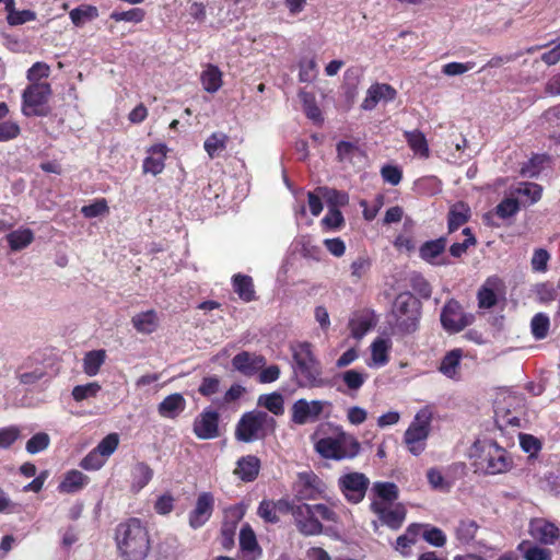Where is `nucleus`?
<instances>
[{
	"label": "nucleus",
	"instance_id": "obj_1",
	"mask_svg": "<svg viewBox=\"0 0 560 560\" xmlns=\"http://www.w3.org/2000/svg\"><path fill=\"white\" fill-rule=\"evenodd\" d=\"M115 538L118 551L125 560H143L149 553V534L138 518L120 523L116 528Z\"/></svg>",
	"mask_w": 560,
	"mask_h": 560
},
{
	"label": "nucleus",
	"instance_id": "obj_2",
	"mask_svg": "<svg viewBox=\"0 0 560 560\" xmlns=\"http://www.w3.org/2000/svg\"><path fill=\"white\" fill-rule=\"evenodd\" d=\"M295 363L294 374L301 388H320L328 385L323 377V368L312 351L308 342H300L292 347Z\"/></svg>",
	"mask_w": 560,
	"mask_h": 560
},
{
	"label": "nucleus",
	"instance_id": "obj_3",
	"mask_svg": "<svg viewBox=\"0 0 560 560\" xmlns=\"http://www.w3.org/2000/svg\"><path fill=\"white\" fill-rule=\"evenodd\" d=\"M390 316L389 325L393 335H410L419 327L421 302L410 292L399 293L393 303Z\"/></svg>",
	"mask_w": 560,
	"mask_h": 560
},
{
	"label": "nucleus",
	"instance_id": "obj_4",
	"mask_svg": "<svg viewBox=\"0 0 560 560\" xmlns=\"http://www.w3.org/2000/svg\"><path fill=\"white\" fill-rule=\"evenodd\" d=\"M276 420L267 412L253 410L245 412L238 420L235 428V438L237 441L250 443L262 440L273 433Z\"/></svg>",
	"mask_w": 560,
	"mask_h": 560
},
{
	"label": "nucleus",
	"instance_id": "obj_5",
	"mask_svg": "<svg viewBox=\"0 0 560 560\" xmlns=\"http://www.w3.org/2000/svg\"><path fill=\"white\" fill-rule=\"evenodd\" d=\"M315 450L324 458L340 460L355 457L360 452V443L352 435L340 431L336 436L319 439Z\"/></svg>",
	"mask_w": 560,
	"mask_h": 560
},
{
	"label": "nucleus",
	"instance_id": "obj_6",
	"mask_svg": "<svg viewBox=\"0 0 560 560\" xmlns=\"http://www.w3.org/2000/svg\"><path fill=\"white\" fill-rule=\"evenodd\" d=\"M432 418L433 413L429 407L421 408L404 434V442L408 451L415 456L420 455L425 448Z\"/></svg>",
	"mask_w": 560,
	"mask_h": 560
},
{
	"label": "nucleus",
	"instance_id": "obj_7",
	"mask_svg": "<svg viewBox=\"0 0 560 560\" xmlns=\"http://www.w3.org/2000/svg\"><path fill=\"white\" fill-rule=\"evenodd\" d=\"M51 94L52 90L49 83L28 84L22 93V114L26 117L47 116Z\"/></svg>",
	"mask_w": 560,
	"mask_h": 560
},
{
	"label": "nucleus",
	"instance_id": "obj_8",
	"mask_svg": "<svg viewBox=\"0 0 560 560\" xmlns=\"http://www.w3.org/2000/svg\"><path fill=\"white\" fill-rule=\"evenodd\" d=\"M475 466L487 475L504 474L512 468L513 459L506 450L491 441L483 447V456L475 463Z\"/></svg>",
	"mask_w": 560,
	"mask_h": 560
},
{
	"label": "nucleus",
	"instance_id": "obj_9",
	"mask_svg": "<svg viewBox=\"0 0 560 560\" xmlns=\"http://www.w3.org/2000/svg\"><path fill=\"white\" fill-rule=\"evenodd\" d=\"M329 407H331V402L327 400L300 398L291 406V422L296 425L314 423L320 419L324 409Z\"/></svg>",
	"mask_w": 560,
	"mask_h": 560
},
{
	"label": "nucleus",
	"instance_id": "obj_10",
	"mask_svg": "<svg viewBox=\"0 0 560 560\" xmlns=\"http://www.w3.org/2000/svg\"><path fill=\"white\" fill-rule=\"evenodd\" d=\"M292 490L300 501L316 500L325 492L326 485L313 470H305L298 472Z\"/></svg>",
	"mask_w": 560,
	"mask_h": 560
},
{
	"label": "nucleus",
	"instance_id": "obj_11",
	"mask_svg": "<svg viewBox=\"0 0 560 560\" xmlns=\"http://www.w3.org/2000/svg\"><path fill=\"white\" fill-rule=\"evenodd\" d=\"M370 479L363 472H348L338 478V487L351 504L360 503L369 489Z\"/></svg>",
	"mask_w": 560,
	"mask_h": 560
},
{
	"label": "nucleus",
	"instance_id": "obj_12",
	"mask_svg": "<svg viewBox=\"0 0 560 560\" xmlns=\"http://www.w3.org/2000/svg\"><path fill=\"white\" fill-rule=\"evenodd\" d=\"M474 320L471 314L463 312L460 304L455 301H448L441 312V324L443 328L451 332H458L469 326Z\"/></svg>",
	"mask_w": 560,
	"mask_h": 560
},
{
	"label": "nucleus",
	"instance_id": "obj_13",
	"mask_svg": "<svg viewBox=\"0 0 560 560\" xmlns=\"http://www.w3.org/2000/svg\"><path fill=\"white\" fill-rule=\"evenodd\" d=\"M293 521L299 533L304 536H316L323 533L324 526L315 516L312 504H296L293 512Z\"/></svg>",
	"mask_w": 560,
	"mask_h": 560
},
{
	"label": "nucleus",
	"instance_id": "obj_14",
	"mask_svg": "<svg viewBox=\"0 0 560 560\" xmlns=\"http://www.w3.org/2000/svg\"><path fill=\"white\" fill-rule=\"evenodd\" d=\"M370 510L377 516L382 525L393 530L399 529L407 515L406 508L401 503L393 505H381V503H370Z\"/></svg>",
	"mask_w": 560,
	"mask_h": 560
},
{
	"label": "nucleus",
	"instance_id": "obj_15",
	"mask_svg": "<svg viewBox=\"0 0 560 560\" xmlns=\"http://www.w3.org/2000/svg\"><path fill=\"white\" fill-rule=\"evenodd\" d=\"M195 435L200 440H212L220 435L218 411L206 408L199 413L192 424Z\"/></svg>",
	"mask_w": 560,
	"mask_h": 560
},
{
	"label": "nucleus",
	"instance_id": "obj_16",
	"mask_svg": "<svg viewBox=\"0 0 560 560\" xmlns=\"http://www.w3.org/2000/svg\"><path fill=\"white\" fill-rule=\"evenodd\" d=\"M213 510V494L211 492H201L197 498L195 508L189 513V526L194 529L203 526L210 520Z\"/></svg>",
	"mask_w": 560,
	"mask_h": 560
},
{
	"label": "nucleus",
	"instance_id": "obj_17",
	"mask_svg": "<svg viewBox=\"0 0 560 560\" xmlns=\"http://www.w3.org/2000/svg\"><path fill=\"white\" fill-rule=\"evenodd\" d=\"M447 245V238L441 236L436 240L424 242L419 248V256L422 260L433 266H446L451 261L444 255Z\"/></svg>",
	"mask_w": 560,
	"mask_h": 560
},
{
	"label": "nucleus",
	"instance_id": "obj_18",
	"mask_svg": "<svg viewBox=\"0 0 560 560\" xmlns=\"http://www.w3.org/2000/svg\"><path fill=\"white\" fill-rule=\"evenodd\" d=\"M529 535L541 545H555L560 537V529L545 518H534L529 522Z\"/></svg>",
	"mask_w": 560,
	"mask_h": 560
},
{
	"label": "nucleus",
	"instance_id": "obj_19",
	"mask_svg": "<svg viewBox=\"0 0 560 560\" xmlns=\"http://www.w3.org/2000/svg\"><path fill=\"white\" fill-rule=\"evenodd\" d=\"M397 97V91L387 83H374L368 91L361 104L363 110L374 109L378 103L393 102Z\"/></svg>",
	"mask_w": 560,
	"mask_h": 560
},
{
	"label": "nucleus",
	"instance_id": "obj_20",
	"mask_svg": "<svg viewBox=\"0 0 560 560\" xmlns=\"http://www.w3.org/2000/svg\"><path fill=\"white\" fill-rule=\"evenodd\" d=\"M233 368L245 376H253L266 365V359L261 354L242 351L232 359Z\"/></svg>",
	"mask_w": 560,
	"mask_h": 560
},
{
	"label": "nucleus",
	"instance_id": "obj_21",
	"mask_svg": "<svg viewBox=\"0 0 560 560\" xmlns=\"http://www.w3.org/2000/svg\"><path fill=\"white\" fill-rule=\"evenodd\" d=\"M242 560H258L262 550L257 542L256 534L249 524L243 525L240 532Z\"/></svg>",
	"mask_w": 560,
	"mask_h": 560
},
{
	"label": "nucleus",
	"instance_id": "obj_22",
	"mask_svg": "<svg viewBox=\"0 0 560 560\" xmlns=\"http://www.w3.org/2000/svg\"><path fill=\"white\" fill-rule=\"evenodd\" d=\"M260 459L255 455L242 456L236 462L233 474L243 482L254 481L260 471Z\"/></svg>",
	"mask_w": 560,
	"mask_h": 560
},
{
	"label": "nucleus",
	"instance_id": "obj_23",
	"mask_svg": "<svg viewBox=\"0 0 560 560\" xmlns=\"http://www.w3.org/2000/svg\"><path fill=\"white\" fill-rule=\"evenodd\" d=\"M399 497V489L396 483L389 481H376L372 487L371 503L381 505H393Z\"/></svg>",
	"mask_w": 560,
	"mask_h": 560
},
{
	"label": "nucleus",
	"instance_id": "obj_24",
	"mask_svg": "<svg viewBox=\"0 0 560 560\" xmlns=\"http://www.w3.org/2000/svg\"><path fill=\"white\" fill-rule=\"evenodd\" d=\"M463 358V350L457 348L448 351L441 360L439 371L453 381L460 380V361Z\"/></svg>",
	"mask_w": 560,
	"mask_h": 560
},
{
	"label": "nucleus",
	"instance_id": "obj_25",
	"mask_svg": "<svg viewBox=\"0 0 560 560\" xmlns=\"http://www.w3.org/2000/svg\"><path fill=\"white\" fill-rule=\"evenodd\" d=\"M153 474V469L147 463H136L130 469V491L140 492L152 480Z\"/></svg>",
	"mask_w": 560,
	"mask_h": 560
},
{
	"label": "nucleus",
	"instance_id": "obj_26",
	"mask_svg": "<svg viewBox=\"0 0 560 560\" xmlns=\"http://www.w3.org/2000/svg\"><path fill=\"white\" fill-rule=\"evenodd\" d=\"M149 156L143 161V172L158 175L164 170V160L166 158L167 148L163 143L152 145L149 149Z\"/></svg>",
	"mask_w": 560,
	"mask_h": 560
},
{
	"label": "nucleus",
	"instance_id": "obj_27",
	"mask_svg": "<svg viewBox=\"0 0 560 560\" xmlns=\"http://www.w3.org/2000/svg\"><path fill=\"white\" fill-rule=\"evenodd\" d=\"M90 482L89 476L77 469L66 472L63 479L58 486L60 493H77L86 487Z\"/></svg>",
	"mask_w": 560,
	"mask_h": 560
},
{
	"label": "nucleus",
	"instance_id": "obj_28",
	"mask_svg": "<svg viewBox=\"0 0 560 560\" xmlns=\"http://www.w3.org/2000/svg\"><path fill=\"white\" fill-rule=\"evenodd\" d=\"M186 407V400L182 394L175 393L166 396L158 406L161 417L175 419Z\"/></svg>",
	"mask_w": 560,
	"mask_h": 560
},
{
	"label": "nucleus",
	"instance_id": "obj_29",
	"mask_svg": "<svg viewBox=\"0 0 560 560\" xmlns=\"http://www.w3.org/2000/svg\"><path fill=\"white\" fill-rule=\"evenodd\" d=\"M421 524H410L405 534L400 535L396 539L394 549L399 552L404 558H408L411 555V547L417 542V538L421 532Z\"/></svg>",
	"mask_w": 560,
	"mask_h": 560
},
{
	"label": "nucleus",
	"instance_id": "obj_30",
	"mask_svg": "<svg viewBox=\"0 0 560 560\" xmlns=\"http://www.w3.org/2000/svg\"><path fill=\"white\" fill-rule=\"evenodd\" d=\"M222 75V71L219 67L212 63L206 65L200 73V82L203 90L208 93L218 92L223 84Z\"/></svg>",
	"mask_w": 560,
	"mask_h": 560
},
{
	"label": "nucleus",
	"instance_id": "obj_31",
	"mask_svg": "<svg viewBox=\"0 0 560 560\" xmlns=\"http://www.w3.org/2000/svg\"><path fill=\"white\" fill-rule=\"evenodd\" d=\"M234 292L244 302L256 300V292L252 277L246 275H235L232 279Z\"/></svg>",
	"mask_w": 560,
	"mask_h": 560
},
{
	"label": "nucleus",
	"instance_id": "obj_32",
	"mask_svg": "<svg viewBox=\"0 0 560 560\" xmlns=\"http://www.w3.org/2000/svg\"><path fill=\"white\" fill-rule=\"evenodd\" d=\"M7 242L13 252H19L30 246L35 238L34 232L28 228H20L5 236Z\"/></svg>",
	"mask_w": 560,
	"mask_h": 560
},
{
	"label": "nucleus",
	"instance_id": "obj_33",
	"mask_svg": "<svg viewBox=\"0 0 560 560\" xmlns=\"http://www.w3.org/2000/svg\"><path fill=\"white\" fill-rule=\"evenodd\" d=\"M470 218V208L465 202H456L448 212L447 226L448 232L453 233L464 225Z\"/></svg>",
	"mask_w": 560,
	"mask_h": 560
},
{
	"label": "nucleus",
	"instance_id": "obj_34",
	"mask_svg": "<svg viewBox=\"0 0 560 560\" xmlns=\"http://www.w3.org/2000/svg\"><path fill=\"white\" fill-rule=\"evenodd\" d=\"M229 136L222 131L212 132L203 143L205 151L210 159H215L222 154L229 143Z\"/></svg>",
	"mask_w": 560,
	"mask_h": 560
},
{
	"label": "nucleus",
	"instance_id": "obj_35",
	"mask_svg": "<svg viewBox=\"0 0 560 560\" xmlns=\"http://www.w3.org/2000/svg\"><path fill=\"white\" fill-rule=\"evenodd\" d=\"M106 360V351L104 349L91 350L83 357V372L88 376H95L98 374L102 365Z\"/></svg>",
	"mask_w": 560,
	"mask_h": 560
},
{
	"label": "nucleus",
	"instance_id": "obj_36",
	"mask_svg": "<svg viewBox=\"0 0 560 560\" xmlns=\"http://www.w3.org/2000/svg\"><path fill=\"white\" fill-rule=\"evenodd\" d=\"M517 550L523 555L525 560H551L552 552L550 549L534 545L528 540L518 544Z\"/></svg>",
	"mask_w": 560,
	"mask_h": 560
},
{
	"label": "nucleus",
	"instance_id": "obj_37",
	"mask_svg": "<svg viewBox=\"0 0 560 560\" xmlns=\"http://www.w3.org/2000/svg\"><path fill=\"white\" fill-rule=\"evenodd\" d=\"M135 329L141 334H151L158 327V317L154 311H147L136 314L131 318Z\"/></svg>",
	"mask_w": 560,
	"mask_h": 560
},
{
	"label": "nucleus",
	"instance_id": "obj_38",
	"mask_svg": "<svg viewBox=\"0 0 560 560\" xmlns=\"http://www.w3.org/2000/svg\"><path fill=\"white\" fill-rule=\"evenodd\" d=\"M404 137L415 154H418L419 156L424 159L429 158L430 150L428 141L425 139V136L421 131H405Z\"/></svg>",
	"mask_w": 560,
	"mask_h": 560
},
{
	"label": "nucleus",
	"instance_id": "obj_39",
	"mask_svg": "<svg viewBox=\"0 0 560 560\" xmlns=\"http://www.w3.org/2000/svg\"><path fill=\"white\" fill-rule=\"evenodd\" d=\"M97 16V8L90 4H81L69 12V18L77 27L83 26L85 23L95 20Z\"/></svg>",
	"mask_w": 560,
	"mask_h": 560
},
{
	"label": "nucleus",
	"instance_id": "obj_40",
	"mask_svg": "<svg viewBox=\"0 0 560 560\" xmlns=\"http://www.w3.org/2000/svg\"><path fill=\"white\" fill-rule=\"evenodd\" d=\"M257 404L275 416H281L284 412V399L283 396L278 392L260 395L258 397Z\"/></svg>",
	"mask_w": 560,
	"mask_h": 560
},
{
	"label": "nucleus",
	"instance_id": "obj_41",
	"mask_svg": "<svg viewBox=\"0 0 560 560\" xmlns=\"http://www.w3.org/2000/svg\"><path fill=\"white\" fill-rule=\"evenodd\" d=\"M299 97L302 102L305 115L314 122H320L323 120L322 112L316 104L314 94L306 91H300Z\"/></svg>",
	"mask_w": 560,
	"mask_h": 560
},
{
	"label": "nucleus",
	"instance_id": "obj_42",
	"mask_svg": "<svg viewBox=\"0 0 560 560\" xmlns=\"http://www.w3.org/2000/svg\"><path fill=\"white\" fill-rule=\"evenodd\" d=\"M478 530V524L472 520H462L455 528V536L459 544H470Z\"/></svg>",
	"mask_w": 560,
	"mask_h": 560
},
{
	"label": "nucleus",
	"instance_id": "obj_43",
	"mask_svg": "<svg viewBox=\"0 0 560 560\" xmlns=\"http://www.w3.org/2000/svg\"><path fill=\"white\" fill-rule=\"evenodd\" d=\"M390 345L387 340L377 338L371 345L372 361L376 366H383L388 362Z\"/></svg>",
	"mask_w": 560,
	"mask_h": 560
},
{
	"label": "nucleus",
	"instance_id": "obj_44",
	"mask_svg": "<svg viewBox=\"0 0 560 560\" xmlns=\"http://www.w3.org/2000/svg\"><path fill=\"white\" fill-rule=\"evenodd\" d=\"M422 538L433 547H443L446 544V535L444 532L430 524H421Z\"/></svg>",
	"mask_w": 560,
	"mask_h": 560
},
{
	"label": "nucleus",
	"instance_id": "obj_45",
	"mask_svg": "<svg viewBox=\"0 0 560 560\" xmlns=\"http://www.w3.org/2000/svg\"><path fill=\"white\" fill-rule=\"evenodd\" d=\"M102 387L97 382H91L84 385H77L72 389V397L77 402L83 401L89 398L96 397Z\"/></svg>",
	"mask_w": 560,
	"mask_h": 560
},
{
	"label": "nucleus",
	"instance_id": "obj_46",
	"mask_svg": "<svg viewBox=\"0 0 560 560\" xmlns=\"http://www.w3.org/2000/svg\"><path fill=\"white\" fill-rule=\"evenodd\" d=\"M550 320L544 313L536 314L530 322V329L536 340H541L547 337L549 331Z\"/></svg>",
	"mask_w": 560,
	"mask_h": 560
},
{
	"label": "nucleus",
	"instance_id": "obj_47",
	"mask_svg": "<svg viewBox=\"0 0 560 560\" xmlns=\"http://www.w3.org/2000/svg\"><path fill=\"white\" fill-rule=\"evenodd\" d=\"M349 328L353 338L361 339L372 328V320L366 315H358L350 319Z\"/></svg>",
	"mask_w": 560,
	"mask_h": 560
},
{
	"label": "nucleus",
	"instance_id": "obj_48",
	"mask_svg": "<svg viewBox=\"0 0 560 560\" xmlns=\"http://www.w3.org/2000/svg\"><path fill=\"white\" fill-rule=\"evenodd\" d=\"M368 375L357 370H348L341 374V380L350 392H358L365 383Z\"/></svg>",
	"mask_w": 560,
	"mask_h": 560
},
{
	"label": "nucleus",
	"instance_id": "obj_49",
	"mask_svg": "<svg viewBox=\"0 0 560 560\" xmlns=\"http://www.w3.org/2000/svg\"><path fill=\"white\" fill-rule=\"evenodd\" d=\"M49 444V435L45 432H38L26 442L25 450L28 454L34 455L47 450Z\"/></svg>",
	"mask_w": 560,
	"mask_h": 560
},
{
	"label": "nucleus",
	"instance_id": "obj_50",
	"mask_svg": "<svg viewBox=\"0 0 560 560\" xmlns=\"http://www.w3.org/2000/svg\"><path fill=\"white\" fill-rule=\"evenodd\" d=\"M463 234L465 235L464 242L454 243L450 247V254L455 258L462 257L464 254H466L467 249L470 246H474L477 242L469 228H465L463 230Z\"/></svg>",
	"mask_w": 560,
	"mask_h": 560
},
{
	"label": "nucleus",
	"instance_id": "obj_51",
	"mask_svg": "<svg viewBox=\"0 0 560 560\" xmlns=\"http://www.w3.org/2000/svg\"><path fill=\"white\" fill-rule=\"evenodd\" d=\"M491 280L488 279L486 283L478 291V305L481 308H491L497 304V294L490 287Z\"/></svg>",
	"mask_w": 560,
	"mask_h": 560
},
{
	"label": "nucleus",
	"instance_id": "obj_52",
	"mask_svg": "<svg viewBox=\"0 0 560 560\" xmlns=\"http://www.w3.org/2000/svg\"><path fill=\"white\" fill-rule=\"evenodd\" d=\"M372 260L370 257L363 255L354 259L350 265L351 277L354 281L361 280L371 269Z\"/></svg>",
	"mask_w": 560,
	"mask_h": 560
},
{
	"label": "nucleus",
	"instance_id": "obj_53",
	"mask_svg": "<svg viewBox=\"0 0 560 560\" xmlns=\"http://www.w3.org/2000/svg\"><path fill=\"white\" fill-rule=\"evenodd\" d=\"M8 16V23L12 26L21 25L26 22H31L36 20V13L32 10H22L18 11L15 10V5L12 7V9L7 11Z\"/></svg>",
	"mask_w": 560,
	"mask_h": 560
},
{
	"label": "nucleus",
	"instance_id": "obj_54",
	"mask_svg": "<svg viewBox=\"0 0 560 560\" xmlns=\"http://www.w3.org/2000/svg\"><path fill=\"white\" fill-rule=\"evenodd\" d=\"M50 74V67L46 62L37 61L28 70L26 78L30 84L43 83L40 80L48 78Z\"/></svg>",
	"mask_w": 560,
	"mask_h": 560
},
{
	"label": "nucleus",
	"instance_id": "obj_55",
	"mask_svg": "<svg viewBox=\"0 0 560 560\" xmlns=\"http://www.w3.org/2000/svg\"><path fill=\"white\" fill-rule=\"evenodd\" d=\"M257 514L266 523L276 524L280 521L276 510L275 501L272 500H262L257 509Z\"/></svg>",
	"mask_w": 560,
	"mask_h": 560
},
{
	"label": "nucleus",
	"instance_id": "obj_56",
	"mask_svg": "<svg viewBox=\"0 0 560 560\" xmlns=\"http://www.w3.org/2000/svg\"><path fill=\"white\" fill-rule=\"evenodd\" d=\"M299 80L301 82H313L317 77V65L314 58L303 59L299 65Z\"/></svg>",
	"mask_w": 560,
	"mask_h": 560
},
{
	"label": "nucleus",
	"instance_id": "obj_57",
	"mask_svg": "<svg viewBox=\"0 0 560 560\" xmlns=\"http://www.w3.org/2000/svg\"><path fill=\"white\" fill-rule=\"evenodd\" d=\"M145 16V12L141 8H133L128 11L117 12L114 11L110 14V19L116 22H132V23H140L143 21Z\"/></svg>",
	"mask_w": 560,
	"mask_h": 560
},
{
	"label": "nucleus",
	"instance_id": "obj_58",
	"mask_svg": "<svg viewBox=\"0 0 560 560\" xmlns=\"http://www.w3.org/2000/svg\"><path fill=\"white\" fill-rule=\"evenodd\" d=\"M21 436L18 425H9L0 429V450L10 448Z\"/></svg>",
	"mask_w": 560,
	"mask_h": 560
},
{
	"label": "nucleus",
	"instance_id": "obj_59",
	"mask_svg": "<svg viewBox=\"0 0 560 560\" xmlns=\"http://www.w3.org/2000/svg\"><path fill=\"white\" fill-rule=\"evenodd\" d=\"M119 436L117 433H109L95 447V450L106 459L117 450Z\"/></svg>",
	"mask_w": 560,
	"mask_h": 560
},
{
	"label": "nucleus",
	"instance_id": "obj_60",
	"mask_svg": "<svg viewBox=\"0 0 560 560\" xmlns=\"http://www.w3.org/2000/svg\"><path fill=\"white\" fill-rule=\"evenodd\" d=\"M518 210L520 203L514 198H505L495 207V213L501 219H509L515 215Z\"/></svg>",
	"mask_w": 560,
	"mask_h": 560
},
{
	"label": "nucleus",
	"instance_id": "obj_61",
	"mask_svg": "<svg viewBox=\"0 0 560 560\" xmlns=\"http://www.w3.org/2000/svg\"><path fill=\"white\" fill-rule=\"evenodd\" d=\"M106 463V458L103 457L95 448H93L85 457L80 462V467L85 470H98Z\"/></svg>",
	"mask_w": 560,
	"mask_h": 560
},
{
	"label": "nucleus",
	"instance_id": "obj_62",
	"mask_svg": "<svg viewBox=\"0 0 560 560\" xmlns=\"http://www.w3.org/2000/svg\"><path fill=\"white\" fill-rule=\"evenodd\" d=\"M322 224L329 230L340 229L343 224L341 211L335 207L329 208L326 215L322 219Z\"/></svg>",
	"mask_w": 560,
	"mask_h": 560
},
{
	"label": "nucleus",
	"instance_id": "obj_63",
	"mask_svg": "<svg viewBox=\"0 0 560 560\" xmlns=\"http://www.w3.org/2000/svg\"><path fill=\"white\" fill-rule=\"evenodd\" d=\"M82 214L85 218H96L108 212V206L104 198L97 199L95 202L84 206L81 209Z\"/></svg>",
	"mask_w": 560,
	"mask_h": 560
},
{
	"label": "nucleus",
	"instance_id": "obj_64",
	"mask_svg": "<svg viewBox=\"0 0 560 560\" xmlns=\"http://www.w3.org/2000/svg\"><path fill=\"white\" fill-rule=\"evenodd\" d=\"M21 132L20 126L11 120L0 122V142L13 140Z\"/></svg>",
	"mask_w": 560,
	"mask_h": 560
}]
</instances>
